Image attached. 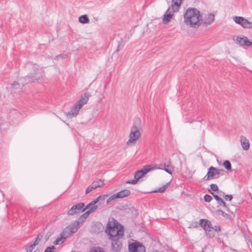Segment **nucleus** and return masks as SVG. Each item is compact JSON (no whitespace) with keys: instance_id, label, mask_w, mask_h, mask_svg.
<instances>
[{"instance_id":"5701e85b","label":"nucleus","mask_w":252,"mask_h":252,"mask_svg":"<svg viewBox=\"0 0 252 252\" xmlns=\"http://www.w3.org/2000/svg\"><path fill=\"white\" fill-rule=\"evenodd\" d=\"M79 21L82 24H87L89 22L90 20L87 15H83L79 17Z\"/></svg>"},{"instance_id":"aec40b11","label":"nucleus","mask_w":252,"mask_h":252,"mask_svg":"<svg viewBox=\"0 0 252 252\" xmlns=\"http://www.w3.org/2000/svg\"><path fill=\"white\" fill-rule=\"evenodd\" d=\"M72 234L73 233L71 232L70 230L69 229L67 226L63 229V232L61 234V235L62 236V238H63V240H65L67 237L72 235Z\"/></svg>"},{"instance_id":"603ef678","label":"nucleus","mask_w":252,"mask_h":252,"mask_svg":"<svg viewBox=\"0 0 252 252\" xmlns=\"http://www.w3.org/2000/svg\"><path fill=\"white\" fill-rule=\"evenodd\" d=\"M15 84H16V82H14L13 85H14Z\"/></svg>"},{"instance_id":"7ed1b4c3","label":"nucleus","mask_w":252,"mask_h":252,"mask_svg":"<svg viewBox=\"0 0 252 252\" xmlns=\"http://www.w3.org/2000/svg\"><path fill=\"white\" fill-rule=\"evenodd\" d=\"M200 225L206 231V235L210 237L215 236V232L213 231V226L211 221L206 219H201L199 220Z\"/></svg>"},{"instance_id":"6e6552de","label":"nucleus","mask_w":252,"mask_h":252,"mask_svg":"<svg viewBox=\"0 0 252 252\" xmlns=\"http://www.w3.org/2000/svg\"><path fill=\"white\" fill-rule=\"evenodd\" d=\"M85 206L84 203H79L72 206V207L68 211V215L73 216L75 214L82 212V208Z\"/></svg>"},{"instance_id":"f257e3e1","label":"nucleus","mask_w":252,"mask_h":252,"mask_svg":"<svg viewBox=\"0 0 252 252\" xmlns=\"http://www.w3.org/2000/svg\"><path fill=\"white\" fill-rule=\"evenodd\" d=\"M200 11L195 8H188L184 14L185 23L191 27L197 28L201 25Z\"/></svg>"},{"instance_id":"09e8293b","label":"nucleus","mask_w":252,"mask_h":252,"mask_svg":"<svg viewBox=\"0 0 252 252\" xmlns=\"http://www.w3.org/2000/svg\"><path fill=\"white\" fill-rule=\"evenodd\" d=\"M249 43H250V44H248V47L252 46V41L249 40Z\"/></svg>"},{"instance_id":"a18cd8bd","label":"nucleus","mask_w":252,"mask_h":252,"mask_svg":"<svg viewBox=\"0 0 252 252\" xmlns=\"http://www.w3.org/2000/svg\"><path fill=\"white\" fill-rule=\"evenodd\" d=\"M232 198H233V196L232 195H226L224 196V199L226 200L231 201L232 199Z\"/></svg>"},{"instance_id":"c756f323","label":"nucleus","mask_w":252,"mask_h":252,"mask_svg":"<svg viewBox=\"0 0 252 252\" xmlns=\"http://www.w3.org/2000/svg\"><path fill=\"white\" fill-rule=\"evenodd\" d=\"M36 246V244H32L30 246L26 248V252H32L33 250L34 249V247Z\"/></svg>"},{"instance_id":"ea45409f","label":"nucleus","mask_w":252,"mask_h":252,"mask_svg":"<svg viewBox=\"0 0 252 252\" xmlns=\"http://www.w3.org/2000/svg\"><path fill=\"white\" fill-rule=\"evenodd\" d=\"M138 181V180L137 179H135L134 180H129L126 181V183L135 185V184H136L137 183Z\"/></svg>"},{"instance_id":"bb28decb","label":"nucleus","mask_w":252,"mask_h":252,"mask_svg":"<svg viewBox=\"0 0 252 252\" xmlns=\"http://www.w3.org/2000/svg\"><path fill=\"white\" fill-rule=\"evenodd\" d=\"M117 198H118L117 197V195L116 193L111 195L107 199V204H110L112 201L115 200Z\"/></svg>"},{"instance_id":"a878e982","label":"nucleus","mask_w":252,"mask_h":252,"mask_svg":"<svg viewBox=\"0 0 252 252\" xmlns=\"http://www.w3.org/2000/svg\"><path fill=\"white\" fill-rule=\"evenodd\" d=\"M223 165L228 170L231 169V164L229 160H225L223 163Z\"/></svg>"},{"instance_id":"de8ad7c7","label":"nucleus","mask_w":252,"mask_h":252,"mask_svg":"<svg viewBox=\"0 0 252 252\" xmlns=\"http://www.w3.org/2000/svg\"><path fill=\"white\" fill-rule=\"evenodd\" d=\"M247 241L248 242H250V243H252V241L251 240L250 238L249 237L247 238Z\"/></svg>"},{"instance_id":"2eb2a0df","label":"nucleus","mask_w":252,"mask_h":252,"mask_svg":"<svg viewBox=\"0 0 252 252\" xmlns=\"http://www.w3.org/2000/svg\"><path fill=\"white\" fill-rule=\"evenodd\" d=\"M236 42L242 47H248V44H250L249 39L245 36H237Z\"/></svg>"},{"instance_id":"e433bc0d","label":"nucleus","mask_w":252,"mask_h":252,"mask_svg":"<svg viewBox=\"0 0 252 252\" xmlns=\"http://www.w3.org/2000/svg\"><path fill=\"white\" fill-rule=\"evenodd\" d=\"M97 208H98V206L97 205H96L95 204L92 205L90 207V209L88 211H89L91 213L95 211L97 209Z\"/></svg>"},{"instance_id":"4be33fe9","label":"nucleus","mask_w":252,"mask_h":252,"mask_svg":"<svg viewBox=\"0 0 252 252\" xmlns=\"http://www.w3.org/2000/svg\"><path fill=\"white\" fill-rule=\"evenodd\" d=\"M78 225V222L75 221L70 224L67 227L69 228V229L70 230L71 232H72L73 234L77 231L79 227Z\"/></svg>"},{"instance_id":"dca6fc26","label":"nucleus","mask_w":252,"mask_h":252,"mask_svg":"<svg viewBox=\"0 0 252 252\" xmlns=\"http://www.w3.org/2000/svg\"><path fill=\"white\" fill-rule=\"evenodd\" d=\"M35 75H28L25 77L26 81L27 83L32 82V81H34L35 80H37L39 79H40V77H41L42 75L39 72H37L36 71H35Z\"/></svg>"},{"instance_id":"20e7f679","label":"nucleus","mask_w":252,"mask_h":252,"mask_svg":"<svg viewBox=\"0 0 252 252\" xmlns=\"http://www.w3.org/2000/svg\"><path fill=\"white\" fill-rule=\"evenodd\" d=\"M222 170L211 166L208 169V172L203 178L204 181H209L213 179H217L220 177V171Z\"/></svg>"},{"instance_id":"3c124183","label":"nucleus","mask_w":252,"mask_h":252,"mask_svg":"<svg viewBox=\"0 0 252 252\" xmlns=\"http://www.w3.org/2000/svg\"><path fill=\"white\" fill-rule=\"evenodd\" d=\"M34 68H36V70H37V71H39V70H38V69H37V68H36V66H35V67H34Z\"/></svg>"},{"instance_id":"9d476101","label":"nucleus","mask_w":252,"mask_h":252,"mask_svg":"<svg viewBox=\"0 0 252 252\" xmlns=\"http://www.w3.org/2000/svg\"><path fill=\"white\" fill-rule=\"evenodd\" d=\"M154 167L151 165H147L145 166L143 168L137 170L134 174V178L139 180L147 172L154 169Z\"/></svg>"},{"instance_id":"f3484780","label":"nucleus","mask_w":252,"mask_h":252,"mask_svg":"<svg viewBox=\"0 0 252 252\" xmlns=\"http://www.w3.org/2000/svg\"><path fill=\"white\" fill-rule=\"evenodd\" d=\"M240 142L242 146L243 149L244 150H248L250 148V143L248 140L247 139V138L244 136H241L240 137Z\"/></svg>"},{"instance_id":"72a5a7b5","label":"nucleus","mask_w":252,"mask_h":252,"mask_svg":"<svg viewBox=\"0 0 252 252\" xmlns=\"http://www.w3.org/2000/svg\"><path fill=\"white\" fill-rule=\"evenodd\" d=\"M90 214L91 213L90 212V211L88 210L80 216V219H86Z\"/></svg>"},{"instance_id":"a19ab883","label":"nucleus","mask_w":252,"mask_h":252,"mask_svg":"<svg viewBox=\"0 0 252 252\" xmlns=\"http://www.w3.org/2000/svg\"><path fill=\"white\" fill-rule=\"evenodd\" d=\"M55 249V247L54 246L47 247L44 252H53L54 250Z\"/></svg>"},{"instance_id":"b1692460","label":"nucleus","mask_w":252,"mask_h":252,"mask_svg":"<svg viewBox=\"0 0 252 252\" xmlns=\"http://www.w3.org/2000/svg\"><path fill=\"white\" fill-rule=\"evenodd\" d=\"M108 196V194H104V195H100L98 197H97L95 200H94V203L96 204L99 201H100V200L103 201Z\"/></svg>"},{"instance_id":"c03bdc74","label":"nucleus","mask_w":252,"mask_h":252,"mask_svg":"<svg viewBox=\"0 0 252 252\" xmlns=\"http://www.w3.org/2000/svg\"><path fill=\"white\" fill-rule=\"evenodd\" d=\"M41 237H40L39 236H38L33 244H36V246L37 245L41 240Z\"/></svg>"},{"instance_id":"c85d7f7f","label":"nucleus","mask_w":252,"mask_h":252,"mask_svg":"<svg viewBox=\"0 0 252 252\" xmlns=\"http://www.w3.org/2000/svg\"><path fill=\"white\" fill-rule=\"evenodd\" d=\"M93 184L94 186H99L98 188L102 187L104 185L103 181L101 179L94 182Z\"/></svg>"},{"instance_id":"864d4df0","label":"nucleus","mask_w":252,"mask_h":252,"mask_svg":"<svg viewBox=\"0 0 252 252\" xmlns=\"http://www.w3.org/2000/svg\"><path fill=\"white\" fill-rule=\"evenodd\" d=\"M33 252H38L37 251H34Z\"/></svg>"},{"instance_id":"c9c22d12","label":"nucleus","mask_w":252,"mask_h":252,"mask_svg":"<svg viewBox=\"0 0 252 252\" xmlns=\"http://www.w3.org/2000/svg\"><path fill=\"white\" fill-rule=\"evenodd\" d=\"M209 192L214 196L215 199L218 201V200H220L221 198L219 195H217L214 192H212L211 190H209Z\"/></svg>"},{"instance_id":"f704fd0d","label":"nucleus","mask_w":252,"mask_h":252,"mask_svg":"<svg viewBox=\"0 0 252 252\" xmlns=\"http://www.w3.org/2000/svg\"><path fill=\"white\" fill-rule=\"evenodd\" d=\"M217 213L218 214V215H221V216H223L224 217H227L228 216V214H227L226 213L224 212L221 210H218L217 211Z\"/></svg>"},{"instance_id":"f8f14e48","label":"nucleus","mask_w":252,"mask_h":252,"mask_svg":"<svg viewBox=\"0 0 252 252\" xmlns=\"http://www.w3.org/2000/svg\"><path fill=\"white\" fill-rule=\"evenodd\" d=\"M175 12V11H173V9L172 10H170V8L169 7L165 14L163 15L162 19L163 23L164 24H167L173 16L174 12Z\"/></svg>"},{"instance_id":"423d86ee","label":"nucleus","mask_w":252,"mask_h":252,"mask_svg":"<svg viewBox=\"0 0 252 252\" xmlns=\"http://www.w3.org/2000/svg\"><path fill=\"white\" fill-rule=\"evenodd\" d=\"M233 21L237 24L240 25L244 29H252V22L241 16H234Z\"/></svg>"},{"instance_id":"393cba45","label":"nucleus","mask_w":252,"mask_h":252,"mask_svg":"<svg viewBox=\"0 0 252 252\" xmlns=\"http://www.w3.org/2000/svg\"><path fill=\"white\" fill-rule=\"evenodd\" d=\"M99 186H94L93 184H92V185L89 186L86 190V194H88L90 192H91L93 190L96 189V188H98Z\"/></svg>"},{"instance_id":"0eeeda50","label":"nucleus","mask_w":252,"mask_h":252,"mask_svg":"<svg viewBox=\"0 0 252 252\" xmlns=\"http://www.w3.org/2000/svg\"><path fill=\"white\" fill-rule=\"evenodd\" d=\"M129 252H145V248L139 242L135 241L128 246Z\"/></svg>"},{"instance_id":"58836bf2","label":"nucleus","mask_w":252,"mask_h":252,"mask_svg":"<svg viewBox=\"0 0 252 252\" xmlns=\"http://www.w3.org/2000/svg\"><path fill=\"white\" fill-rule=\"evenodd\" d=\"M213 231L217 232H220L221 231V227L220 225H215L214 227L213 226Z\"/></svg>"},{"instance_id":"473e14b6","label":"nucleus","mask_w":252,"mask_h":252,"mask_svg":"<svg viewBox=\"0 0 252 252\" xmlns=\"http://www.w3.org/2000/svg\"><path fill=\"white\" fill-rule=\"evenodd\" d=\"M210 188L211 191H218L219 189L217 185L215 184H211Z\"/></svg>"},{"instance_id":"79ce46f5","label":"nucleus","mask_w":252,"mask_h":252,"mask_svg":"<svg viewBox=\"0 0 252 252\" xmlns=\"http://www.w3.org/2000/svg\"><path fill=\"white\" fill-rule=\"evenodd\" d=\"M90 252H104L102 248H97L91 250Z\"/></svg>"},{"instance_id":"4468645a","label":"nucleus","mask_w":252,"mask_h":252,"mask_svg":"<svg viewBox=\"0 0 252 252\" xmlns=\"http://www.w3.org/2000/svg\"><path fill=\"white\" fill-rule=\"evenodd\" d=\"M90 94L86 92L81 94L80 99L76 103L80 107L86 104L89 99Z\"/></svg>"},{"instance_id":"7c9ffc66","label":"nucleus","mask_w":252,"mask_h":252,"mask_svg":"<svg viewBox=\"0 0 252 252\" xmlns=\"http://www.w3.org/2000/svg\"><path fill=\"white\" fill-rule=\"evenodd\" d=\"M205 201L209 202L212 200V197L209 194H205L204 197Z\"/></svg>"},{"instance_id":"37998d69","label":"nucleus","mask_w":252,"mask_h":252,"mask_svg":"<svg viewBox=\"0 0 252 252\" xmlns=\"http://www.w3.org/2000/svg\"><path fill=\"white\" fill-rule=\"evenodd\" d=\"M64 240H63V238H62V236L60 238H58L57 239H56L54 242V244L55 245H58L59 244V243L60 241H62V243L63 242Z\"/></svg>"},{"instance_id":"4c0bfd02","label":"nucleus","mask_w":252,"mask_h":252,"mask_svg":"<svg viewBox=\"0 0 252 252\" xmlns=\"http://www.w3.org/2000/svg\"><path fill=\"white\" fill-rule=\"evenodd\" d=\"M217 202L220 206H223V207H224L227 208V207L226 205V203L221 198L220 199V200H218Z\"/></svg>"},{"instance_id":"9b49d317","label":"nucleus","mask_w":252,"mask_h":252,"mask_svg":"<svg viewBox=\"0 0 252 252\" xmlns=\"http://www.w3.org/2000/svg\"><path fill=\"white\" fill-rule=\"evenodd\" d=\"M111 240H112V250L116 252H119L122 247V243L120 240V238H115Z\"/></svg>"},{"instance_id":"a211bd4d","label":"nucleus","mask_w":252,"mask_h":252,"mask_svg":"<svg viewBox=\"0 0 252 252\" xmlns=\"http://www.w3.org/2000/svg\"><path fill=\"white\" fill-rule=\"evenodd\" d=\"M183 0H172L171 7L173 11H178L180 7Z\"/></svg>"},{"instance_id":"6ab92c4d","label":"nucleus","mask_w":252,"mask_h":252,"mask_svg":"<svg viewBox=\"0 0 252 252\" xmlns=\"http://www.w3.org/2000/svg\"><path fill=\"white\" fill-rule=\"evenodd\" d=\"M154 169H160L165 170L166 172L170 174H172L173 172V167L169 164H166L164 163V168H160L158 167V165H155L154 166Z\"/></svg>"},{"instance_id":"8fccbe9b","label":"nucleus","mask_w":252,"mask_h":252,"mask_svg":"<svg viewBox=\"0 0 252 252\" xmlns=\"http://www.w3.org/2000/svg\"><path fill=\"white\" fill-rule=\"evenodd\" d=\"M220 195H221V194H222V195H223L224 194V193L223 192H222L221 191H220Z\"/></svg>"},{"instance_id":"1a4fd4ad","label":"nucleus","mask_w":252,"mask_h":252,"mask_svg":"<svg viewBox=\"0 0 252 252\" xmlns=\"http://www.w3.org/2000/svg\"><path fill=\"white\" fill-rule=\"evenodd\" d=\"M215 16L212 13H207L203 17L200 18L201 24L205 26H208L213 23L215 20Z\"/></svg>"},{"instance_id":"39448f33","label":"nucleus","mask_w":252,"mask_h":252,"mask_svg":"<svg viewBox=\"0 0 252 252\" xmlns=\"http://www.w3.org/2000/svg\"><path fill=\"white\" fill-rule=\"evenodd\" d=\"M141 133L139 129L135 126L133 125L130 129V132L129 135V140L127 142V144L129 143H135L140 137Z\"/></svg>"},{"instance_id":"f03ea898","label":"nucleus","mask_w":252,"mask_h":252,"mask_svg":"<svg viewBox=\"0 0 252 252\" xmlns=\"http://www.w3.org/2000/svg\"><path fill=\"white\" fill-rule=\"evenodd\" d=\"M117 224L118 222L114 218L109 220L105 232L109 235L110 239L121 238L123 236L124 232L119 230Z\"/></svg>"},{"instance_id":"cd10ccee","label":"nucleus","mask_w":252,"mask_h":252,"mask_svg":"<svg viewBox=\"0 0 252 252\" xmlns=\"http://www.w3.org/2000/svg\"><path fill=\"white\" fill-rule=\"evenodd\" d=\"M169 183H167V184L163 186L162 187L159 188L157 190H156L155 192H164L165 189H167Z\"/></svg>"},{"instance_id":"49530a36","label":"nucleus","mask_w":252,"mask_h":252,"mask_svg":"<svg viewBox=\"0 0 252 252\" xmlns=\"http://www.w3.org/2000/svg\"><path fill=\"white\" fill-rule=\"evenodd\" d=\"M66 56V55H60L57 56L56 57L55 59H58V58H62V59H64V58H65V57Z\"/></svg>"},{"instance_id":"2f4dec72","label":"nucleus","mask_w":252,"mask_h":252,"mask_svg":"<svg viewBox=\"0 0 252 252\" xmlns=\"http://www.w3.org/2000/svg\"><path fill=\"white\" fill-rule=\"evenodd\" d=\"M94 204H95V203H94V201H93L92 202H91V203L88 204L85 207H84L82 208V212H84L85 211H86L87 209H88V210H89L90 209V207L91 206V205H94Z\"/></svg>"},{"instance_id":"412c9836","label":"nucleus","mask_w":252,"mask_h":252,"mask_svg":"<svg viewBox=\"0 0 252 252\" xmlns=\"http://www.w3.org/2000/svg\"><path fill=\"white\" fill-rule=\"evenodd\" d=\"M130 194V191L126 189L121 190L116 193L118 198H123L125 197L128 196Z\"/></svg>"},{"instance_id":"ddd939ff","label":"nucleus","mask_w":252,"mask_h":252,"mask_svg":"<svg viewBox=\"0 0 252 252\" xmlns=\"http://www.w3.org/2000/svg\"><path fill=\"white\" fill-rule=\"evenodd\" d=\"M81 108V107L76 104L70 111L66 113V115L69 118L76 117L78 114L79 111Z\"/></svg>"}]
</instances>
